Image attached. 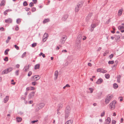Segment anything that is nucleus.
I'll use <instances>...</instances> for the list:
<instances>
[{"mask_svg": "<svg viewBox=\"0 0 124 124\" xmlns=\"http://www.w3.org/2000/svg\"><path fill=\"white\" fill-rule=\"evenodd\" d=\"M68 16V14H66L63 15L62 18V19L63 21H65L67 18Z\"/></svg>", "mask_w": 124, "mask_h": 124, "instance_id": "nucleus-10", "label": "nucleus"}, {"mask_svg": "<svg viewBox=\"0 0 124 124\" xmlns=\"http://www.w3.org/2000/svg\"><path fill=\"white\" fill-rule=\"evenodd\" d=\"M110 105V108L112 110H113L114 109L115 107V106H114V105H112V104H111V105Z\"/></svg>", "mask_w": 124, "mask_h": 124, "instance_id": "nucleus-26", "label": "nucleus"}, {"mask_svg": "<svg viewBox=\"0 0 124 124\" xmlns=\"http://www.w3.org/2000/svg\"><path fill=\"white\" fill-rule=\"evenodd\" d=\"M72 122L73 121L72 120H70L67 121L65 124H72Z\"/></svg>", "mask_w": 124, "mask_h": 124, "instance_id": "nucleus-24", "label": "nucleus"}, {"mask_svg": "<svg viewBox=\"0 0 124 124\" xmlns=\"http://www.w3.org/2000/svg\"><path fill=\"white\" fill-rule=\"evenodd\" d=\"M116 121L114 120H113L112 121V124H115Z\"/></svg>", "mask_w": 124, "mask_h": 124, "instance_id": "nucleus-54", "label": "nucleus"}, {"mask_svg": "<svg viewBox=\"0 0 124 124\" xmlns=\"http://www.w3.org/2000/svg\"><path fill=\"white\" fill-rule=\"evenodd\" d=\"M23 5L24 6H26L27 5V3L26 1H24L23 3Z\"/></svg>", "mask_w": 124, "mask_h": 124, "instance_id": "nucleus-47", "label": "nucleus"}, {"mask_svg": "<svg viewBox=\"0 0 124 124\" xmlns=\"http://www.w3.org/2000/svg\"><path fill=\"white\" fill-rule=\"evenodd\" d=\"M40 109L39 108V106L37 105L36 107L35 111L36 112L38 111Z\"/></svg>", "mask_w": 124, "mask_h": 124, "instance_id": "nucleus-38", "label": "nucleus"}, {"mask_svg": "<svg viewBox=\"0 0 124 124\" xmlns=\"http://www.w3.org/2000/svg\"><path fill=\"white\" fill-rule=\"evenodd\" d=\"M17 121L18 122H20L22 121V119L21 117H17L16 118Z\"/></svg>", "mask_w": 124, "mask_h": 124, "instance_id": "nucleus-19", "label": "nucleus"}, {"mask_svg": "<svg viewBox=\"0 0 124 124\" xmlns=\"http://www.w3.org/2000/svg\"><path fill=\"white\" fill-rule=\"evenodd\" d=\"M31 84L33 85H35L37 84V83L36 81L32 82Z\"/></svg>", "mask_w": 124, "mask_h": 124, "instance_id": "nucleus-41", "label": "nucleus"}, {"mask_svg": "<svg viewBox=\"0 0 124 124\" xmlns=\"http://www.w3.org/2000/svg\"><path fill=\"white\" fill-rule=\"evenodd\" d=\"M4 60L6 61H7L8 60V57H6L4 59Z\"/></svg>", "mask_w": 124, "mask_h": 124, "instance_id": "nucleus-53", "label": "nucleus"}, {"mask_svg": "<svg viewBox=\"0 0 124 124\" xmlns=\"http://www.w3.org/2000/svg\"><path fill=\"white\" fill-rule=\"evenodd\" d=\"M12 10L11 9H7L5 10L6 12L7 13L8 12H10Z\"/></svg>", "mask_w": 124, "mask_h": 124, "instance_id": "nucleus-59", "label": "nucleus"}, {"mask_svg": "<svg viewBox=\"0 0 124 124\" xmlns=\"http://www.w3.org/2000/svg\"><path fill=\"white\" fill-rule=\"evenodd\" d=\"M48 37V35L47 33H45L43 36L42 40L43 42H45L47 39Z\"/></svg>", "mask_w": 124, "mask_h": 124, "instance_id": "nucleus-5", "label": "nucleus"}, {"mask_svg": "<svg viewBox=\"0 0 124 124\" xmlns=\"http://www.w3.org/2000/svg\"><path fill=\"white\" fill-rule=\"evenodd\" d=\"M29 6L31 7L33 6V3L32 2H31L29 4Z\"/></svg>", "mask_w": 124, "mask_h": 124, "instance_id": "nucleus-52", "label": "nucleus"}, {"mask_svg": "<svg viewBox=\"0 0 124 124\" xmlns=\"http://www.w3.org/2000/svg\"><path fill=\"white\" fill-rule=\"evenodd\" d=\"M109 53V51L108 50H106L104 53L103 56H105L107 55Z\"/></svg>", "mask_w": 124, "mask_h": 124, "instance_id": "nucleus-30", "label": "nucleus"}, {"mask_svg": "<svg viewBox=\"0 0 124 124\" xmlns=\"http://www.w3.org/2000/svg\"><path fill=\"white\" fill-rule=\"evenodd\" d=\"M26 52H24L23 53L21 56V57L22 58L24 57L25 56H26Z\"/></svg>", "mask_w": 124, "mask_h": 124, "instance_id": "nucleus-40", "label": "nucleus"}, {"mask_svg": "<svg viewBox=\"0 0 124 124\" xmlns=\"http://www.w3.org/2000/svg\"><path fill=\"white\" fill-rule=\"evenodd\" d=\"M36 10V8L35 7H33L31 9V11L32 12H35Z\"/></svg>", "mask_w": 124, "mask_h": 124, "instance_id": "nucleus-48", "label": "nucleus"}, {"mask_svg": "<svg viewBox=\"0 0 124 124\" xmlns=\"http://www.w3.org/2000/svg\"><path fill=\"white\" fill-rule=\"evenodd\" d=\"M30 90H34L35 89V87H33L30 86Z\"/></svg>", "mask_w": 124, "mask_h": 124, "instance_id": "nucleus-43", "label": "nucleus"}, {"mask_svg": "<svg viewBox=\"0 0 124 124\" xmlns=\"http://www.w3.org/2000/svg\"><path fill=\"white\" fill-rule=\"evenodd\" d=\"M69 114L70 113H67V112L65 113V118H67L68 117Z\"/></svg>", "mask_w": 124, "mask_h": 124, "instance_id": "nucleus-39", "label": "nucleus"}, {"mask_svg": "<svg viewBox=\"0 0 124 124\" xmlns=\"http://www.w3.org/2000/svg\"><path fill=\"white\" fill-rule=\"evenodd\" d=\"M123 11V10L122 9H120L119 10L118 14V16H120L122 15Z\"/></svg>", "mask_w": 124, "mask_h": 124, "instance_id": "nucleus-18", "label": "nucleus"}, {"mask_svg": "<svg viewBox=\"0 0 124 124\" xmlns=\"http://www.w3.org/2000/svg\"><path fill=\"white\" fill-rule=\"evenodd\" d=\"M88 66H90V67H91L92 66V64L91 63H89L88 64Z\"/></svg>", "mask_w": 124, "mask_h": 124, "instance_id": "nucleus-64", "label": "nucleus"}, {"mask_svg": "<svg viewBox=\"0 0 124 124\" xmlns=\"http://www.w3.org/2000/svg\"><path fill=\"white\" fill-rule=\"evenodd\" d=\"M105 123L106 124H109L111 122V118L110 117H108L106 120Z\"/></svg>", "mask_w": 124, "mask_h": 124, "instance_id": "nucleus-12", "label": "nucleus"}, {"mask_svg": "<svg viewBox=\"0 0 124 124\" xmlns=\"http://www.w3.org/2000/svg\"><path fill=\"white\" fill-rule=\"evenodd\" d=\"M37 45V43H34L32 44V47H34L36 46Z\"/></svg>", "mask_w": 124, "mask_h": 124, "instance_id": "nucleus-42", "label": "nucleus"}, {"mask_svg": "<svg viewBox=\"0 0 124 124\" xmlns=\"http://www.w3.org/2000/svg\"><path fill=\"white\" fill-rule=\"evenodd\" d=\"M13 70V69L12 68L10 67L4 70L2 72V74H5L8 73L11 71Z\"/></svg>", "mask_w": 124, "mask_h": 124, "instance_id": "nucleus-2", "label": "nucleus"}, {"mask_svg": "<svg viewBox=\"0 0 124 124\" xmlns=\"http://www.w3.org/2000/svg\"><path fill=\"white\" fill-rule=\"evenodd\" d=\"M113 97V95L111 94H108L105 100V103L107 104L109 103V101L111 100Z\"/></svg>", "mask_w": 124, "mask_h": 124, "instance_id": "nucleus-1", "label": "nucleus"}, {"mask_svg": "<svg viewBox=\"0 0 124 124\" xmlns=\"http://www.w3.org/2000/svg\"><path fill=\"white\" fill-rule=\"evenodd\" d=\"M19 28L18 26L17 25L16 26V28H15V30L16 31H18L19 30Z\"/></svg>", "mask_w": 124, "mask_h": 124, "instance_id": "nucleus-62", "label": "nucleus"}, {"mask_svg": "<svg viewBox=\"0 0 124 124\" xmlns=\"http://www.w3.org/2000/svg\"><path fill=\"white\" fill-rule=\"evenodd\" d=\"M21 22V19L20 18L17 19L16 20V22L18 24L19 23Z\"/></svg>", "mask_w": 124, "mask_h": 124, "instance_id": "nucleus-34", "label": "nucleus"}, {"mask_svg": "<svg viewBox=\"0 0 124 124\" xmlns=\"http://www.w3.org/2000/svg\"><path fill=\"white\" fill-rule=\"evenodd\" d=\"M35 92H31L29 94V98L33 97L35 95Z\"/></svg>", "mask_w": 124, "mask_h": 124, "instance_id": "nucleus-9", "label": "nucleus"}, {"mask_svg": "<svg viewBox=\"0 0 124 124\" xmlns=\"http://www.w3.org/2000/svg\"><path fill=\"white\" fill-rule=\"evenodd\" d=\"M5 22L8 23H11L12 22V20L10 18H9L5 20Z\"/></svg>", "mask_w": 124, "mask_h": 124, "instance_id": "nucleus-15", "label": "nucleus"}, {"mask_svg": "<svg viewBox=\"0 0 124 124\" xmlns=\"http://www.w3.org/2000/svg\"><path fill=\"white\" fill-rule=\"evenodd\" d=\"M11 39V37L9 36L8 37V39L7 40H6V42L7 43H8L9 42V40H10Z\"/></svg>", "mask_w": 124, "mask_h": 124, "instance_id": "nucleus-37", "label": "nucleus"}, {"mask_svg": "<svg viewBox=\"0 0 124 124\" xmlns=\"http://www.w3.org/2000/svg\"><path fill=\"white\" fill-rule=\"evenodd\" d=\"M32 74V72L31 71H29L28 74V75L29 76H30Z\"/></svg>", "mask_w": 124, "mask_h": 124, "instance_id": "nucleus-44", "label": "nucleus"}, {"mask_svg": "<svg viewBox=\"0 0 124 124\" xmlns=\"http://www.w3.org/2000/svg\"><path fill=\"white\" fill-rule=\"evenodd\" d=\"M0 30L1 31H4V28L3 27H2L1 28H0Z\"/></svg>", "mask_w": 124, "mask_h": 124, "instance_id": "nucleus-61", "label": "nucleus"}, {"mask_svg": "<svg viewBox=\"0 0 124 124\" xmlns=\"http://www.w3.org/2000/svg\"><path fill=\"white\" fill-rule=\"evenodd\" d=\"M116 103V101H112L111 103H110L109 105H111V104H112V105H114V106H115V105Z\"/></svg>", "mask_w": 124, "mask_h": 124, "instance_id": "nucleus-25", "label": "nucleus"}, {"mask_svg": "<svg viewBox=\"0 0 124 124\" xmlns=\"http://www.w3.org/2000/svg\"><path fill=\"white\" fill-rule=\"evenodd\" d=\"M16 49L17 50H18L19 49V48L18 46H17L16 45H14Z\"/></svg>", "mask_w": 124, "mask_h": 124, "instance_id": "nucleus-51", "label": "nucleus"}, {"mask_svg": "<svg viewBox=\"0 0 124 124\" xmlns=\"http://www.w3.org/2000/svg\"><path fill=\"white\" fill-rule=\"evenodd\" d=\"M9 49H6L5 51L4 54L5 55H7L8 54V52L9 51Z\"/></svg>", "mask_w": 124, "mask_h": 124, "instance_id": "nucleus-33", "label": "nucleus"}, {"mask_svg": "<svg viewBox=\"0 0 124 124\" xmlns=\"http://www.w3.org/2000/svg\"><path fill=\"white\" fill-rule=\"evenodd\" d=\"M101 68H99L97 69V71L98 72H101Z\"/></svg>", "mask_w": 124, "mask_h": 124, "instance_id": "nucleus-55", "label": "nucleus"}, {"mask_svg": "<svg viewBox=\"0 0 124 124\" xmlns=\"http://www.w3.org/2000/svg\"><path fill=\"white\" fill-rule=\"evenodd\" d=\"M118 29L120 30L122 32H124V30H122L123 29H124V27L122 26H119L118 27Z\"/></svg>", "mask_w": 124, "mask_h": 124, "instance_id": "nucleus-11", "label": "nucleus"}, {"mask_svg": "<svg viewBox=\"0 0 124 124\" xmlns=\"http://www.w3.org/2000/svg\"><path fill=\"white\" fill-rule=\"evenodd\" d=\"M103 81V80L101 78H99L98 79L97 81L96 82V83L97 84H99L102 83Z\"/></svg>", "mask_w": 124, "mask_h": 124, "instance_id": "nucleus-14", "label": "nucleus"}, {"mask_svg": "<svg viewBox=\"0 0 124 124\" xmlns=\"http://www.w3.org/2000/svg\"><path fill=\"white\" fill-rule=\"evenodd\" d=\"M9 100V96H6L4 99V102L5 103H6Z\"/></svg>", "mask_w": 124, "mask_h": 124, "instance_id": "nucleus-20", "label": "nucleus"}, {"mask_svg": "<svg viewBox=\"0 0 124 124\" xmlns=\"http://www.w3.org/2000/svg\"><path fill=\"white\" fill-rule=\"evenodd\" d=\"M40 64H37L34 67V69L36 70L39 69V68Z\"/></svg>", "mask_w": 124, "mask_h": 124, "instance_id": "nucleus-22", "label": "nucleus"}, {"mask_svg": "<svg viewBox=\"0 0 124 124\" xmlns=\"http://www.w3.org/2000/svg\"><path fill=\"white\" fill-rule=\"evenodd\" d=\"M38 121V120H34L33 121H32L31 123H34L35 122H37Z\"/></svg>", "mask_w": 124, "mask_h": 124, "instance_id": "nucleus-57", "label": "nucleus"}, {"mask_svg": "<svg viewBox=\"0 0 124 124\" xmlns=\"http://www.w3.org/2000/svg\"><path fill=\"white\" fill-rule=\"evenodd\" d=\"M12 10L11 9H7L5 10L6 12L7 13L8 12H10Z\"/></svg>", "mask_w": 124, "mask_h": 124, "instance_id": "nucleus-58", "label": "nucleus"}, {"mask_svg": "<svg viewBox=\"0 0 124 124\" xmlns=\"http://www.w3.org/2000/svg\"><path fill=\"white\" fill-rule=\"evenodd\" d=\"M101 47H99L98 48V49H97V51H100L101 50Z\"/></svg>", "mask_w": 124, "mask_h": 124, "instance_id": "nucleus-63", "label": "nucleus"}, {"mask_svg": "<svg viewBox=\"0 0 124 124\" xmlns=\"http://www.w3.org/2000/svg\"><path fill=\"white\" fill-rule=\"evenodd\" d=\"M113 86L115 89H116L118 87V85L114 83L113 85Z\"/></svg>", "mask_w": 124, "mask_h": 124, "instance_id": "nucleus-28", "label": "nucleus"}, {"mask_svg": "<svg viewBox=\"0 0 124 124\" xmlns=\"http://www.w3.org/2000/svg\"><path fill=\"white\" fill-rule=\"evenodd\" d=\"M117 81L118 82H120V75L118 76L117 77Z\"/></svg>", "mask_w": 124, "mask_h": 124, "instance_id": "nucleus-35", "label": "nucleus"}, {"mask_svg": "<svg viewBox=\"0 0 124 124\" xmlns=\"http://www.w3.org/2000/svg\"><path fill=\"white\" fill-rule=\"evenodd\" d=\"M105 115V111H103V112H102L101 115V117H103Z\"/></svg>", "mask_w": 124, "mask_h": 124, "instance_id": "nucleus-49", "label": "nucleus"}, {"mask_svg": "<svg viewBox=\"0 0 124 124\" xmlns=\"http://www.w3.org/2000/svg\"><path fill=\"white\" fill-rule=\"evenodd\" d=\"M113 56V54H111L109 56V57L110 59H111Z\"/></svg>", "mask_w": 124, "mask_h": 124, "instance_id": "nucleus-56", "label": "nucleus"}, {"mask_svg": "<svg viewBox=\"0 0 124 124\" xmlns=\"http://www.w3.org/2000/svg\"><path fill=\"white\" fill-rule=\"evenodd\" d=\"M114 63V61H109L108 62V63L109 64H112Z\"/></svg>", "mask_w": 124, "mask_h": 124, "instance_id": "nucleus-46", "label": "nucleus"}, {"mask_svg": "<svg viewBox=\"0 0 124 124\" xmlns=\"http://www.w3.org/2000/svg\"><path fill=\"white\" fill-rule=\"evenodd\" d=\"M58 75V72L57 71H56L55 72L54 75L55 76L56 79H57Z\"/></svg>", "mask_w": 124, "mask_h": 124, "instance_id": "nucleus-27", "label": "nucleus"}, {"mask_svg": "<svg viewBox=\"0 0 124 124\" xmlns=\"http://www.w3.org/2000/svg\"><path fill=\"white\" fill-rule=\"evenodd\" d=\"M5 1L3 0L1 1V2L0 4V6H4L5 5Z\"/></svg>", "mask_w": 124, "mask_h": 124, "instance_id": "nucleus-21", "label": "nucleus"}, {"mask_svg": "<svg viewBox=\"0 0 124 124\" xmlns=\"http://www.w3.org/2000/svg\"><path fill=\"white\" fill-rule=\"evenodd\" d=\"M15 73L16 75L17 76L18 75H19V70H16L15 72Z\"/></svg>", "mask_w": 124, "mask_h": 124, "instance_id": "nucleus-50", "label": "nucleus"}, {"mask_svg": "<svg viewBox=\"0 0 124 124\" xmlns=\"http://www.w3.org/2000/svg\"><path fill=\"white\" fill-rule=\"evenodd\" d=\"M29 69V67H27V66H26L24 67V70L25 71H26Z\"/></svg>", "mask_w": 124, "mask_h": 124, "instance_id": "nucleus-32", "label": "nucleus"}, {"mask_svg": "<svg viewBox=\"0 0 124 124\" xmlns=\"http://www.w3.org/2000/svg\"><path fill=\"white\" fill-rule=\"evenodd\" d=\"M65 113H67H67H70V106H67L66 107V109L65 110Z\"/></svg>", "mask_w": 124, "mask_h": 124, "instance_id": "nucleus-13", "label": "nucleus"}, {"mask_svg": "<svg viewBox=\"0 0 124 124\" xmlns=\"http://www.w3.org/2000/svg\"><path fill=\"white\" fill-rule=\"evenodd\" d=\"M82 38V37L81 34H79L77 37V39L76 41V43L78 45L81 42Z\"/></svg>", "mask_w": 124, "mask_h": 124, "instance_id": "nucleus-3", "label": "nucleus"}, {"mask_svg": "<svg viewBox=\"0 0 124 124\" xmlns=\"http://www.w3.org/2000/svg\"><path fill=\"white\" fill-rule=\"evenodd\" d=\"M96 25L95 24L92 23L91 24V28L90 30V31L91 32H92L93 31L94 28L96 27Z\"/></svg>", "mask_w": 124, "mask_h": 124, "instance_id": "nucleus-8", "label": "nucleus"}, {"mask_svg": "<svg viewBox=\"0 0 124 124\" xmlns=\"http://www.w3.org/2000/svg\"><path fill=\"white\" fill-rule=\"evenodd\" d=\"M105 78L107 79H108L109 78L110 75L109 74H106L105 75Z\"/></svg>", "mask_w": 124, "mask_h": 124, "instance_id": "nucleus-29", "label": "nucleus"}, {"mask_svg": "<svg viewBox=\"0 0 124 124\" xmlns=\"http://www.w3.org/2000/svg\"><path fill=\"white\" fill-rule=\"evenodd\" d=\"M89 90L90 91L91 93H92L93 92V88H89Z\"/></svg>", "mask_w": 124, "mask_h": 124, "instance_id": "nucleus-45", "label": "nucleus"}, {"mask_svg": "<svg viewBox=\"0 0 124 124\" xmlns=\"http://www.w3.org/2000/svg\"><path fill=\"white\" fill-rule=\"evenodd\" d=\"M12 10L11 9H7L5 10L6 12L7 13L8 12H10Z\"/></svg>", "mask_w": 124, "mask_h": 124, "instance_id": "nucleus-60", "label": "nucleus"}, {"mask_svg": "<svg viewBox=\"0 0 124 124\" xmlns=\"http://www.w3.org/2000/svg\"><path fill=\"white\" fill-rule=\"evenodd\" d=\"M107 72V71H106V70H105L104 69L101 68V72L102 73H106Z\"/></svg>", "mask_w": 124, "mask_h": 124, "instance_id": "nucleus-36", "label": "nucleus"}, {"mask_svg": "<svg viewBox=\"0 0 124 124\" xmlns=\"http://www.w3.org/2000/svg\"><path fill=\"white\" fill-rule=\"evenodd\" d=\"M67 39L66 37L65 36L62 37L60 40V42L62 44H63L65 42V40Z\"/></svg>", "mask_w": 124, "mask_h": 124, "instance_id": "nucleus-7", "label": "nucleus"}, {"mask_svg": "<svg viewBox=\"0 0 124 124\" xmlns=\"http://www.w3.org/2000/svg\"><path fill=\"white\" fill-rule=\"evenodd\" d=\"M38 105L39 106L40 109H41L44 106V104L43 103H41L39 104Z\"/></svg>", "mask_w": 124, "mask_h": 124, "instance_id": "nucleus-16", "label": "nucleus"}, {"mask_svg": "<svg viewBox=\"0 0 124 124\" xmlns=\"http://www.w3.org/2000/svg\"><path fill=\"white\" fill-rule=\"evenodd\" d=\"M62 107V104H59L58 105V109L59 110Z\"/></svg>", "mask_w": 124, "mask_h": 124, "instance_id": "nucleus-31", "label": "nucleus"}, {"mask_svg": "<svg viewBox=\"0 0 124 124\" xmlns=\"http://www.w3.org/2000/svg\"><path fill=\"white\" fill-rule=\"evenodd\" d=\"M82 5L80 4L78 5L75 8V11L76 12H78L80 8L82 6Z\"/></svg>", "mask_w": 124, "mask_h": 124, "instance_id": "nucleus-6", "label": "nucleus"}, {"mask_svg": "<svg viewBox=\"0 0 124 124\" xmlns=\"http://www.w3.org/2000/svg\"><path fill=\"white\" fill-rule=\"evenodd\" d=\"M92 15L93 14L92 13H89L87 16L86 18V19L87 20H88L90 19Z\"/></svg>", "mask_w": 124, "mask_h": 124, "instance_id": "nucleus-17", "label": "nucleus"}, {"mask_svg": "<svg viewBox=\"0 0 124 124\" xmlns=\"http://www.w3.org/2000/svg\"><path fill=\"white\" fill-rule=\"evenodd\" d=\"M49 21V20L48 18L46 19H45L43 21V23L44 24L48 22Z\"/></svg>", "mask_w": 124, "mask_h": 124, "instance_id": "nucleus-23", "label": "nucleus"}, {"mask_svg": "<svg viewBox=\"0 0 124 124\" xmlns=\"http://www.w3.org/2000/svg\"><path fill=\"white\" fill-rule=\"evenodd\" d=\"M40 78V77L38 75L34 76L31 77V79L32 81H34V80L36 81L38 80Z\"/></svg>", "mask_w": 124, "mask_h": 124, "instance_id": "nucleus-4", "label": "nucleus"}]
</instances>
